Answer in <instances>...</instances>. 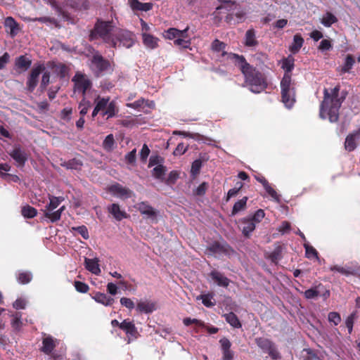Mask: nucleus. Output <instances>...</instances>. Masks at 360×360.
<instances>
[{"instance_id": "1", "label": "nucleus", "mask_w": 360, "mask_h": 360, "mask_svg": "<svg viewBox=\"0 0 360 360\" xmlns=\"http://www.w3.org/2000/svg\"><path fill=\"white\" fill-rule=\"evenodd\" d=\"M229 58L235 60L236 65L244 76L245 83L249 86L252 92L259 94L267 88L268 83L265 75L248 63L243 56L230 53Z\"/></svg>"}, {"instance_id": "2", "label": "nucleus", "mask_w": 360, "mask_h": 360, "mask_svg": "<svg viewBox=\"0 0 360 360\" xmlns=\"http://www.w3.org/2000/svg\"><path fill=\"white\" fill-rule=\"evenodd\" d=\"M295 66V59L289 56L282 60L281 68L285 70L281 81V101L287 108H292L296 102L295 82L292 79V70Z\"/></svg>"}, {"instance_id": "3", "label": "nucleus", "mask_w": 360, "mask_h": 360, "mask_svg": "<svg viewBox=\"0 0 360 360\" xmlns=\"http://www.w3.org/2000/svg\"><path fill=\"white\" fill-rule=\"evenodd\" d=\"M340 86L337 85L330 92L325 88L323 89V99L320 105V117L326 119V117L330 122H336L339 119V110L345 96L339 97Z\"/></svg>"}, {"instance_id": "4", "label": "nucleus", "mask_w": 360, "mask_h": 360, "mask_svg": "<svg viewBox=\"0 0 360 360\" xmlns=\"http://www.w3.org/2000/svg\"><path fill=\"white\" fill-rule=\"evenodd\" d=\"M114 27L115 25L112 20L105 21L101 18H97L94 28L90 31L89 40L94 41L101 39L103 42L109 44L113 48H116L117 41L114 38L115 34L112 33Z\"/></svg>"}, {"instance_id": "5", "label": "nucleus", "mask_w": 360, "mask_h": 360, "mask_svg": "<svg viewBox=\"0 0 360 360\" xmlns=\"http://www.w3.org/2000/svg\"><path fill=\"white\" fill-rule=\"evenodd\" d=\"M89 68L96 77H101L112 72L110 61L103 57L98 51L90 58Z\"/></svg>"}, {"instance_id": "6", "label": "nucleus", "mask_w": 360, "mask_h": 360, "mask_svg": "<svg viewBox=\"0 0 360 360\" xmlns=\"http://www.w3.org/2000/svg\"><path fill=\"white\" fill-rule=\"evenodd\" d=\"M255 343L264 353L268 354L272 359L278 360L281 359V353L278 352L276 344L271 340L263 337L257 338Z\"/></svg>"}, {"instance_id": "7", "label": "nucleus", "mask_w": 360, "mask_h": 360, "mask_svg": "<svg viewBox=\"0 0 360 360\" xmlns=\"http://www.w3.org/2000/svg\"><path fill=\"white\" fill-rule=\"evenodd\" d=\"M74 83V91L81 93L85 98L86 92L92 86V82L88 76L81 72H77L72 79Z\"/></svg>"}, {"instance_id": "8", "label": "nucleus", "mask_w": 360, "mask_h": 360, "mask_svg": "<svg viewBox=\"0 0 360 360\" xmlns=\"http://www.w3.org/2000/svg\"><path fill=\"white\" fill-rule=\"evenodd\" d=\"M44 64L39 63L34 65L31 70L26 82V87L28 91L33 92L39 82V77L45 70Z\"/></svg>"}, {"instance_id": "9", "label": "nucleus", "mask_w": 360, "mask_h": 360, "mask_svg": "<svg viewBox=\"0 0 360 360\" xmlns=\"http://www.w3.org/2000/svg\"><path fill=\"white\" fill-rule=\"evenodd\" d=\"M207 250L213 255H231L234 253L233 249L224 240L214 241L207 248Z\"/></svg>"}, {"instance_id": "10", "label": "nucleus", "mask_w": 360, "mask_h": 360, "mask_svg": "<svg viewBox=\"0 0 360 360\" xmlns=\"http://www.w3.org/2000/svg\"><path fill=\"white\" fill-rule=\"evenodd\" d=\"M117 44L119 42L120 45H122L126 48H130L133 46L134 34L131 32L124 30H119L115 33L114 36Z\"/></svg>"}, {"instance_id": "11", "label": "nucleus", "mask_w": 360, "mask_h": 360, "mask_svg": "<svg viewBox=\"0 0 360 360\" xmlns=\"http://www.w3.org/2000/svg\"><path fill=\"white\" fill-rule=\"evenodd\" d=\"M221 2L222 4L217 8V10L225 9L229 13L226 16V22L228 23H231L233 20V12L238 9L239 6L238 4L235 1H224V0H218Z\"/></svg>"}, {"instance_id": "12", "label": "nucleus", "mask_w": 360, "mask_h": 360, "mask_svg": "<svg viewBox=\"0 0 360 360\" xmlns=\"http://www.w3.org/2000/svg\"><path fill=\"white\" fill-rule=\"evenodd\" d=\"M108 192L120 198H129L131 197V191L122 186L118 183L110 185L107 188Z\"/></svg>"}, {"instance_id": "13", "label": "nucleus", "mask_w": 360, "mask_h": 360, "mask_svg": "<svg viewBox=\"0 0 360 360\" xmlns=\"http://www.w3.org/2000/svg\"><path fill=\"white\" fill-rule=\"evenodd\" d=\"M136 209L142 215L146 216L151 220H155L157 218L158 212L146 201L139 202L136 205Z\"/></svg>"}, {"instance_id": "14", "label": "nucleus", "mask_w": 360, "mask_h": 360, "mask_svg": "<svg viewBox=\"0 0 360 360\" xmlns=\"http://www.w3.org/2000/svg\"><path fill=\"white\" fill-rule=\"evenodd\" d=\"M360 139V127L353 132L349 134L345 139V148L346 150L353 151L357 146V142Z\"/></svg>"}, {"instance_id": "15", "label": "nucleus", "mask_w": 360, "mask_h": 360, "mask_svg": "<svg viewBox=\"0 0 360 360\" xmlns=\"http://www.w3.org/2000/svg\"><path fill=\"white\" fill-rule=\"evenodd\" d=\"M255 179L262 184L266 192L276 201L278 202L280 200V195L277 193V192L271 187V184L266 179V178L262 176L261 174H257L255 175Z\"/></svg>"}, {"instance_id": "16", "label": "nucleus", "mask_w": 360, "mask_h": 360, "mask_svg": "<svg viewBox=\"0 0 360 360\" xmlns=\"http://www.w3.org/2000/svg\"><path fill=\"white\" fill-rule=\"evenodd\" d=\"M44 336L42 340V347L40 350L45 354H51L57 345V340L46 334H44Z\"/></svg>"}, {"instance_id": "17", "label": "nucleus", "mask_w": 360, "mask_h": 360, "mask_svg": "<svg viewBox=\"0 0 360 360\" xmlns=\"http://www.w3.org/2000/svg\"><path fill=\"white\" fill-rule=\"evenodd\" d=\"M11 157L16 162L18 166L22 167L27 160L25 152L20 146L15 147L10 153Z\"/></svg>"}, {"instance_id": "18", "label": "nucleus", "mask_w": 360, "mask_h": 360, "mask_svg": "<svg viewBox=\"0 0 360 360\" xmlns=\"http://www.w3.org/2000/svg\"><path fill=\"white\" fill-rule=\"evenodd\" d=\"M240 229L245 237L249 238L251 233L255 229L256 224L250 218H243L240 221Z\"/></svg>"}, {"instance_id": "19", "label": "nucleus", "mask_w": 360, "mask_h": 360, "mask_svg": "<svg viewBox=\"0 0 360 360\" xmlns=\"http://www.w3.org/2000/svg\"><path fill=\"white\" fill-rule=\"evenodd\" d=\"M107 210L108 212L117 221H121L129 217L128 214L124 210H122L120 209V206L117 203H112L108 206Z\"/></svg>"}, {"instance_id": "20", "label": "nucleus", "mask_w": 360, "mask_h": 360, "mask_svg": "<svg viewBox=\"0 0 360 360\" xmlns=\"http://www.w3.org/2000/svg\"><path fill=\"white\" fill-rule=\"evenodd\" d=\"M210 276L218 285L224 288H227L229 286L230 280L219 271L213 270L210 272Z\"/></svg>"}, {"instance_id": "21", "label": "nucleus", "mask_w": 360, "mask_h": 360, "mask_svg": "<svg viewBox=\"0 0 360 360\" xmlns=\"http://www.w3.org/2000/svg\"><path fill=\"white\" fill-rule=\"evenodd\" d=\"M129 4L131 8L134 11H148L153 8V4L152 3H141L139 0H129Z\"/></svg>"}, {"instance_id": "22", "label": "nucleus", "mask_w": 360, "mask_h": 360, "mask_svg": "<svg viewBox=\"0 0 360 360\" xmlns=\"http://www.w3.org/2000/svg\"><path fill=\"white\" fill-rule=\"evenodd\" d=\"M355 63L354 58L352 55L348 54L345 58V63L342 66L338 67L337 70L340 75H343L349 72L352 69L354 64Z\"/></svg>"}, {"instance_id": "23", "label": "nucleus", "mask_w": 360, "mask_h": 360, "mask_svg": "<svg viewBox=\"0 0 360 360\" xmlns=\"http://www.w3.org/2000/svg\"><path fill=\"white\" fill-rule=\"evenodd\" d=\"M98 259H88L85 258V266L86 269L91 271L92 274L98 275L101 273V269L98 264Z\"/></svg>"}, {"instance_id": "24", "label": "nucleus", "mask_w": 360, "mask_h": 360, "mask_svg": "<svg viewBox=\"0 0 360 360\" xmlns=\"http://www.w3.org/2000/svg\"><path fill=\"white\" fill-rule=\"evenodd\" d=\"M32 65V60L25 56H20L15 58V65L18 69L25 71L30 68Z\"/></svg>"}, {"instance_id": "25", "label": "nucleus", "mask_w": 360, "mask_h": 360, "mask_svg": "<svg viewBox=\"0 0 360 360\" xmlns=\"http://www.w3.org/2000/svg\"><path fill=\"white\" fill-rule=\"evenodd\" d=\"M93 298L96 302L102 304L105 306H111L115 302V300L112 297L108 296L105 293L99 292H96L93 297Z\"/></svg>"}, {"instance_id": "26", "label": "nucleus", "mask_w": 360, "mask_h": 360, "mask_svg": "<svg viewBox=\"0 0 360 360\" xmlns=\"http://www.w3.org/2000/svg\"><path fill=\"white\" fill-rule=\"evenodd\" d=\"M136 309L140 312L149 314L155 310V304L152 302L141 301L137 304Z\"/></svg>"}, {"instance_id": "27", "label": "nucleus", "mask_w": 360, "mask_h": 360, "mask_svg": "<svg viewBox=\"0 0 360 360\" xmlns=\"http://www.w3.org/2000/svg\"><path fill=\"white\" fill-rule=\"evenodd\" d=\"M304 43V39L300 34H296L293 37V42L290 46L289 50L292 53H297L302 46Z\"/></svg>"}, {"instance_id": "28", "label": "nucleus", "mask_w": 360, "mask_h": 360, "mask_svg": "<svg viewBox=\"0 0 360 360\" xmlns=\"http://www.w3.org/2000/svg\"><path fill=\"white\" fill-rule=\"evenodd\" d=\"M5 26L9 28V33L12 37H15L18 32V23L12 17H8L5 20Z\"/></svg>"}, {"instance_id": "29", "label": "nucleus", "mask_w": 360, "mask_h": 360, "mask_svg": "<svg viewBox=\"0 0 360 360\" xmlns=\"http://www.w3.org/2000/svg\"><path fill=\"white\" fill-rule=\"evenodd\" d=\"M49 203L46 206V211L53 212L52 211L57 208L59 205L64 200L63 197H56L49 194Z\"/></svg>"}, {"instance_id": "30", "label": "nucleus", "mask_w": 360, "mask_h": 360, "mask_svg": "<svg viewBox=\"0 0 360 360\" xmlns=\"http://www.w3.org/2000/svg\"><path fill=\"white\" fill-rule=\"evenodd\" d=\"M245 45L248 47L255 46L258 44L256 39L255 31L254 29L247 30L245 36Z\"/></svg>"}, {"instance_id": "31", "label": "nucleus", "mask_w": 360, "mask_h": 360, "mask_svg": "<svg viewBox=\"0 0 360 360\" xmlns=\"http://www.w3.org/2000/svg\"><path fill=\"white\" fill-rule=\"evenodd\" d=\"M283 247L280 244H276L274 250L269 253L267 258L269 259L271 262L277 264L278 262L282 258Z\"/></svg>"}, {"instance_id": "32", "label": "nucleus", "mask_w": 360, "mask_h": 360, "mask_svg": "<svg viewBox=\"0 0 360 360\" xmlns=\"http://www.w3.org/2000/svg\"><path fill=\"white\" fill-rule=\"evenodd\" d=\"M51 68L61 79L65 78L68 75L69 68L63 63H53Z\"/></svg>"}, {"instance_id": "33", "label": "nucleus", "mask_w": 360, "mask_h": 360, "mask_svg": "<svg viewBox=\"0 0 360 360\" xmlns=\"http://www.w3.org/2000/svg\"><path fill=\"white\" fill-rule=\"evenodd\" d=\"M226 321L229 323L232 327L240 328L242 327L241 323L238 316L233 312L223 314Z\"/></svg>"}, {"instance_id": "34", "label": "nucleus", "mask_w": 360, "mask_h": 360, "mask_svg": "<svg viewBox=\"0 0 360 360\" xmlns=\"http://www.w3.org/2000/svg\"><path fill=\"white\" fill-rule=\"evenodd\" d=\"M117 112L118 109L117 108L115 102L113 101L110 102L109 101L105 110L101 112V115L103 117L106 116L107 119H109L115 117Z\"/></svg>"}, {"instance_id": "35", "label": "nucleus", "mask_w": 360, "mask_h": 360, "mask_svg": "<svg viewBox=\"0 0 360 360\" xmlns=\"http://www.w3.org/2000/svg\"><path fill=\"white\" fill-rule=\"evenodd\" d=\"M142 37L143 44L147 47L150 49H155L158 46V39L157 37L146 33H143Z\"/></svg>"}, {"instance_id": "36", "label": "nucleus", "mask_w": 360, "mask_h": 360, "mask_svg": "<svg viewBox=\"0 0 360 360\" xmlns=\"http://www.w3.org/2000/svg\"><path fill=\"white\" fill-rule=\"evenodd\" d=\"M248 200V198L245 196L242 199L236 202L231 210V215L234 216L239 212L244 210L246 208Z\"/></svg>"}, {"instance_id": "37", "label": "nucleus", "mask_w": 360, "mask_h": 360, "mask_svg": "<svg viewBox=\"0 0 360 360\" xmlns=\"http://www.w3.org/2000/svg\"><path fill=\"white\" fill-rule=\"evenodd\" d=\"M65 210V207L63 205L60 207L58 210L50 212H45L44 216L45 217L50 219L51 222H56L60 219L62 212Z\"/></svg>"}, {"instance_id": "38", "label": "nucleus", "mask_w": 360, "mask_h": 360, "mask_svg": "<svg viewBox=\"0 0 360 360\" xmlns=\"http://www.w3.org/2000/svg\"><path fill=\"white\" fill-rule=\"evenodd\" d=\"M226 47V44L224 42L219 41V39H214L211 44V48L213 51L220 52L222 51L221 55L224 56L225 55H229L226 51H225V49Z\"/></svg>"}, {"instance_id": "39", "label": "nucleus", "mask_w": 360, "mask_h": 360, "mask_svg": "<svg viewBox=\"0 0 360 360\" xmlns=\"http://www.w3.org/2000/svg\"><path fill=\"white\" fill-rule=\"evenodd\" d=\"M338 22V18L330 12H327L321 18V22L327 27Z\"/></svg>"}, {"instance_id": "40", "label": "nucleus", "mask_w": 360, "mask_h": 360, "mask_svg": "<svg viewBox=\"0 0 360 360\" xmlns=\"http://www.w3.org/2000/svg\"><path fill=\"white\" fill-rule=\"evenodd\" d=\"M166 172V167L162 165H159L153 168L152 170L153 176L162 181L165 180V174Z\"/></svg>"}, {"instance_id": "41", "label": "nucleus", "mask_w": 360, "mask_h": 360, "mask_svg": "<svg viewBox=\"0 0 360 360\" xmlns=\"http://www.w3.org/2000/svg\"><path fill=\"white\" fill-rule=\"evenodd\" d=\"M21 213L25 218L32 219L37 216V210L34 207L27 205L22 207Z\"/></svg>"}, {"instance_id": "42", "label": "nucleus", "mask_w": 360, "mask_h": 360, "mask_svg": "<svg viewBox=\"0 0 360 360\" xmlns=\"http://www.w3.org/2000/svg\"><path fill=\"white\" fill-rule=\"evenodd\" d=\"M12 317L11 326L14 330L19 331L22 326L21 321L22 314L20 312H16L15 314H13Z\"/></svg>"}, {"instance_id": "43", "label": "nucleus", "mask_w": 360, "mask_h": 360, "mask_svg": "<svg viewBox=\"0 0 360 360\" xmlns=\"http://www.w3.org/2000/svg\"><path fill=\"white\" fill-rule=\"evenodd\" d=\"M109 101H110L109 97L101 98L100 96H98L97 98L95 100V103H96L95 107L97 108V109L100 112H103V111L105 110Z\"/></svg>"}, {"instance_id": "44", "label": "nucleus", "mask_w": 360, "mask_h": 360, "mask_svg": "<svg viewBox=\"0 0 360 360\" xmlns=\"http://www.w3.org/2000/svg\"><path fill=\"white\" fill-rule=\"evenodd\" d=\"M115 142L112 134H108L103 142V147L107 151H111L115 146Z\"/></svg>"}, {"instance_id": "45", "label": "nucleus", "mask_w": 360, "mask_h": 360, "mask_svg": "<svg viewBox=\"0 0 360 360\" xmlns=\"http://www.w3.org/2000/svg\"><path fill=\"white\" fill-rule=\"evenodd\" d=\"M213 297L214 295L212 293H207L205 295H200L198 299L202 300V302L205 307H212L215 305V302L212 301Z\"/></svg>"}, {"instance_id": "46", "label": "nucleus", "mask_w": 360, "mask_h": 360, "mask_svg": "<svg viewBox=\"0 0 360 360\" xmlns=\"http://www.w3.org/2000/svg\"><path fill=\"white\" fill-rule=\"evenodd\" d=\"M91 103L89 101H87L85 98H83L82 100L79 103V109L80 110L79 114L82 117H84L88 112L89 109L91 108Z\"/></svg>"}, {"instance_id": "47", "label": "nucleus", "mask_w": 360, "mask_h": 360, "mask_svg": "<svg viewBox=\"0 0 360 360\" xmlns=\"http://www.w3.org/2000/svg\"><path fill=\"white\" fill-rule=\"evenodd\" d=\"M162 35L167 39L175 40L179 37V30L174 27L169 28L163 32Z\"/></svg>"}, {"instance_id": "48", "label": "nucleus", "mask_w": 360, "mask_h": 360, "mask_svg": "<svg viewBox=\"0 0 360 360\" xmlns=\"http://www.w3.org/2000/svg\"><path fill=\"white\" fill-rule=\"evenodd\" d=\"M347 276H360V266L357 264H350L345 266Z\"/></svg>"}, {"instance_id": "49", "label": "nucleus", "mask_w": 360, "mask_h": 360, "mask_svg": "<svg viewBox=\"0 0 360 360\" xmlns=\"http://www.w3.org/2000/svg\"><path fill=\"white\" fill-rule=\"evenodd\" d=\"M32 276L31 273L27 271L20 272L18 274V281L21 284H27L31 281Z\"/></svg>"}, {"instance_id": "50", "label": "nucleus", "mask_w": 360, "mask_h": 360, "mask_svg": "<svg viewBox=\"0 0 360 360\" xmlns=\"http://www.w3.org/2000/svg\"><path fill=\"white\" fill-rule=\"evenodd\" d=\"M50 72L49 71H44L41 81L40 83L39 88L41 91H44L46 89L47 86L50 83Z\"/></svg>"}, {"instance_id": "51", "label": "nucleus", "mask_w": 360, "mask_h": 360, "mask_svg": "<svg viewBox=\"0 0 360 360\" xmlns=\"http://www.w3.org/2000/svg\"><path fill=\"white\" fill-rule=\"evenodd\" d=\"M304 247L305 249V255L307 258L310 259L312 257H314L319 259V253L314 247L308 244H304Z\"/></svg>"}, {"instance_id": "52", "label": "nucleus", "mask_w": 360, "mask_h": 360, "mask_svg": "<svg viewBox=\"0 0 360 360\" xmlns=\"http://www.w3.org/2000/svg\"><path fill=\"white\" fill-rule=\"evenodd\" d=\"M191 39H186L181 37H178L174 41V44L184 49H188L191 46Z\"/></svg>"}, {"instance_id": "53", "label": "nucleus", "mask_w": 360, "mask_h": 360, "mask_svg": "<svg viewBox=\"0 0 360 360\" xmlns=\"http://www.w3.org/2000/svg\"><path fill=\"white\" fill-rule=\"evenodd\" d=\"M74 286L76 290L81 293H86L89 289V287L86 283L78 281H75Z\"/></svg>"}, {"instance_id": "54", "label": "nucleus", "mask_w": 360, "mask_h": 360, "mask_svg": "<svg viewBox=\"0 0 360 360\" xmlns=\"http://www.w3.org/2000/svg\"><path fill=\"white\" fill-rule=\"evenodd\" d=\"M356 318L355 312L352 313L346 319L345 325L348 329L349 334H351L353 329L354 319Z\"/></svg>"}, {"instance_id": "55", "label": "nucleus", "mask_w": 360, "mask_h": 360, "mask_svg": "<svg viewBox=\"0 0 360 360\" xmlns=\"http://www.w3.org/2000/svg\"><path fill=\"white\" fill-rule=\"evenodd\" d=\"M72 230L77 231L79 233L84 239H88L89 238V234L88 229L86 226L82 225L77 227H72Z\"/></svg>"}, {"instance_id": "56", "label": "nucleus", "mask_w": 360, "mask_h": 360, "mask_svg": "<svg viewBox=\"0 0 360 360\" xmlns=\"http://www.w3.org/2000/svg\"><path fill=\"white\" fill-rule=\"evenodd\" d=\"M265 217L264 211L262 209L257 210L255 214L250 217L256 224L259 223Z\"/></svg>"}, {"instance_id": "57", "label": "nucleus", "mask_w": 360, "mask_h": 360, "mask_svg": "<svg viewBox=\"0 0 360 360\" xmlns=\"http://www.w3.org/2000/svg\"><path fill=\"white\" fill-rule=\"evenodd\" d=\"M207 188H208V184L206 182H202L194 191V194L198 196H202L205 194Z\"/></svg>"}, {"instance_id": "58", "label": "nucleus", "mask_w": 360, "mask_h": 360, "mask_svg": "<svg viewBox=\"0 0 360 360\" xmlns=\"http://www.w3.org/2000/svg\"><path fill=\"white\" fill-rule=\"evenodd\" d=\"M179 178V172L177 171L173 170L171 171L165 180V183L167 185L174 184L176 183V180Z\"/></svg>"}, {"instance_id": "59", "label": "nucleus", "mask_w": 360, "mask_h": 360, "mask_svg": "<svg viewBox=\"0 0 360 360\" xmlns=\"http://www.w3.org/2000/svg\"><path fill=\"white\" fill-rule=\"evenodd\" d=\"M202 167V161L200 159L194 160L191 165V172L193 175L199 174Z\"/></svg>"}, {"instance_id": "60", "label": "nucleus", "mask_w": 360, "mask_h": 360, "mask_svg": "<svg viewBox=\"0 0 360 360\" xmlns=\"http://www.w3.org/2000/svg\"><path fill=\"white\" fill-rule=\"evenodd\" d=\"M328 321L333 323L335 326L338 325L341 321V317L339 313L332 311L328 314Z\"/></svg>"}, {"instance_id": "61", "label": "nucleus", "mask_w": 360, "mask_h": 360, "mask_svg": "<svg viewBox=\"0 0 360 360\" xmlns=\"http://www.w3.org/2000/svg\"><path fill=\"white\" fill-rule=\"evenodd\" d=\"M188 150V146H185L184 143H179L173 152L174 155L178 156L184 154Z\"/></svg>"}, {"instance_id": "62", "label": "nucleus", "mask_w": 360, "mask_h": 360, "mask_svg": "<svg viewBox=\"0 0 360 360\" xmlns=\"http://www.w3.org/2000/svg\"><path fill=\"white\" fill-rule=\"evenodd\" d=\"M150 150L149 148L146 143H144L140 152V159L143 162H146L147 158L150 154Z\"/></svg>"}, {"instance_id": "63", "label": "nucleus", "mask_w": 360, "mask_h": 360, "mask_svg": "<svg viewBox=\"0 0 360 360\" xmlns=\"http://www.w3.org/2000/svg\"><path fill=\"white\" fill-rule=\"evenodd\" d=\"M78 165H82V163L75 159H72L62 164V166L66 167L67 169H77Z\"/></svg>"}, {"instance_id": "64", "label": "nucleus", "mask_w": 360, "mask_h": 360, "mask_svg": "<svg viewBox=\"0 0 360 360\" xmlns=\"http://www.w3.org/2000/svg\"><path fill=\"white\" fill-rule=\"evenodd\" d=\"M332 48V44L329 39H323L319 46V49L324 51H329Z\"/></svg>"}]
</instances>
